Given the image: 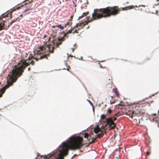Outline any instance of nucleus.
<instances>
[{
	"label": "nucleus",
	"mask_w": 159,
	"mask_h": 159,
	"mask_svg": "<svg viewBox=\"0 0 159 159\" xmlns=\"http://www.w3.org/2000/svg\"><path fill=\"white\" fill-rule=\"evenodd\" d=\"M158 112H159V111H158Z\"/></svg>",
	"instance_id": "48"
},
{
	"label": "nucleus",
	"mask_w": 159,
	"mask_h": 159,
	"mask_svg": "<svg viewBox=\"0 0 159 159\" xmlns=\"http://www.w3.org/2000/svg\"><path fill=\"white\" fill-rule=\"evenodd\" d=\"M152 13L156 15H158V10H156L155 11H153V10H152Z\"/></svg>",
	"instance_id": "19"
},
{
	"label": "nucleus",
	"mask_w": 159,
	"mask_h": 159,
	"mask_svg": "<svg viewBox=\"0 0 159 159\" xmlns=\"http://www.w3.org/2000/svg\"><path fill=\"white\" fill-rule=\"evenodd\" d=\"M106 117V116L104 114H102L101 116V119H105Z\"/></svg>",
	"instance_id": "21"
},
{
	"label": "nucleus",
	"mask_w": 159,
	"mask_h": 159,
	"mask_svg": "<svg viewBox=\"0 0 159 159\" xmlns=\"http://www.w3.org/2000/svg\"><path fill=\"white\" fill-rule=\"evenodd\" d=\"M28 71H30V67H29L28 68Z\"/></svg>",
	"instance_id": "36"
},
{
	"label": "nucleus",
	"mask_w": 159,
	"mask_h": 159,
	"mask_svg": "<svg viewBox=\"0 0 159 159\" xmlns=\"http://www.w3.org/2000/svg\"><path fill=\"white\" fill-rule=\"evenodd\" d=\"M32 8H31V7H30L29 8H27L25 9L24 11V13H26L28 11H29L30 10H31Z\"/></svg>",
	"instance_id": "18"
},
{
	"label": "nucleus",
	"mask_w": 159,
	"mask_h": 159,
	"mask_svg": "<svg viewBox=\"0 0 159 159\" xmlns=\"http://www.w3.org/2000/svg\"><path fill=\"white\" fill-rule=\"evenodd\" d=\"M158 4H159V3H158Z\"/></svg>",
	"instance_id": "49"
},
{
	"label": "nucleus",
	"mask_w": 159,
	"mask_h": 159,
	"mask_svg": "<svg viewBox=\"0 0 159 159\" xmlns=\"http://www.w3.org/2000/svg\"><path fill=\"white\" fill-rule=\"evenodd\" d=\"M67 70H69V68H67V69H66Z\"/></svg>",
	"instance_id": "42"
},
{
	"label": "nucleus",
	"mask_w": 159,
	"mask_h": 159,
	"mask_svg": "<svg viewBox=\"0 0 159 159\" xmlns=\"http://www.w3.org/2000/svg\"><path fill=\"white\" fill-rule=\"evenodd\" d=\"M159 1V0H157V1L158 2Z\"/></svg>",
	"instance_id": "46"
},
{
	"label": "nucleus",
	"mask_w": 159,
	"mask_h": 159,
	"mask_svg": "<svg viewBox=\"0 0 159 159\" xmlns=\"http://www.w3.org/2000/svg\"><path fill=\"white\" fill-rule=\"evenodd\" d=\"M135 116L134 117H133V118H131L132 119H135V118H135Z\"/></svg>",
	"instance_id": "43"
},
{
	"label": "nucleus",
	"mask_w": 159,
	"mask_h": 159,
	"mask_svg": "<svg viewBox=\"0 0 159 159\" xmlns=\"http://www.w3.org/2000/svg\"><path fill=\"white\" fill-rule=\"evenodd\" d=\"M89 136V135L87 133H85L84 134V138H87Z\"/></svg>",
	"instance_id": "22"
},
{
	"label": "nucleus",
	"mask_w": 159,
	"mask_h": 159,
	"mask_svg": "<svg viewBox=\"0 0 159 159\" xmlns=\"http://www.w3.org/2000/svg\"><path fill=\"white\" fill-rule=\"evenodd\" d=\"M73 16H70V20H69V21H71L72 20V18H73Z\"/></svg>",
	"instance_id": "31"
},
{
	"label": "nucleus",
	"mask_w": 159,
	"mask_h": 159,
	"mask_svg": "<svg viewBox=\"0 0 159 159\" xmlns=\"http://www.w3.org/2000/svg\"><path fill=\"white\" fill-rule=\"evenodd\" d=\"M150 154V152H147V154L148 155H149Z\"/></svg>",
	"instance_id": "30"
},
{
	"label": "nucleus",
	"mask_w": 159,
	"mask_h": 159,
	"mask_svg": "<svg viewBox=\"0 0 159 159\" xmlns=\"http://www.w3.org/2000/svg\"><path fill=\"white\" fill-rule=\"evenodd\" d=\"M154 7H154V6H153V7L152 9H154Z\"/></svg>",
	"instance_id": "44"
},
{
	"label": "nucleus",
	"mask_w": 159,
	"mask_h": 159,
	"mask_svg": "<svg viewBox=\"0 0 159 159\" xmlns=\"http://www.w3.org/2000/svg\"><path fill=\"white\" fill-rule=\"evenodd\" d=\"M72 33H73V34H74V33H78V32H77V30H75L74 31V32H73Z\"/></svg>",
	"instance_id": "28"
},
{
	"label": "nucleus",
	"mask_w": 159,
	"mask_h": 159,
	"mask_svg": "<svg viewBox=\"0 0 159 159\" xmlns=\"http://www.w3.org/2000/svg\"><path fill=\"white\" fill-rule=\"evenodd\" d=\"M116 119V117L114 116L111 117L109 118H107L105 120L106 123L104 127H106L108 125H109V127L110 129H113L115 126V125L113 121Z\"/></svg>",
	"instance_id": "5"
},
{
	"label": "nucleus",
	"mask_w": 159,
	"mask_h": 159,
	"mask_svg": "<svg viewBox=\"0 0 159 159\" xmlns=\"http://www.w3.org/2000/svg\"><path fill=\"white\" fill-rule=\"evenodd\" d=\"M53 154H49L46 156H45L44 157V159H48L50 157H51L52 156H53Z\"/></svg>",
	"instance_id": "9"
},
{
	"label": "nucleus",
	"mask_w": 159,
	"mask_h": 159,
	"mask_svg": "<svg viewBox=\"0 0 159 159\" xmlns=\"http://www.w3.org/2000/svg\"><path fill=\"white\" fill-rule=\"evenodd\" d=\"M70 0H65V1H66V2H67V1H70Z\"/></svg>",
	"instance_id": "41"
},
{
	"label": "nucleus",
	"mask_w": 159,
	"mask_h": 159,
	"mask_svg": "<svg viewBox=\"0 0 159 159\" xmlns=\"http://www.w3.org/2000/svg\"><path fill=\"white\" fill-rule=\"evenodd\" d=\"M76 28V29H76V30H77V31H78V30H80V29H81V28H80V27L78 28Z\"/></svg>",
	"instance_id": "32"
},
{
	"label": "nucleus",
	"mask_w": 159,
	"mask_h": 159,
	"mask_svg": "<svg viewBox=\"0 0 159 159\" xmlns=\"http://www.w3.org/2000/svg\"><path fill=\"white\" fill-rule=\"evenodd\" d=\"M84 16H83V15H82L81 16H80L79 17V19H82L83 17H84Z\"/></svg>",
	"instance_id": "27"
},
{
	"label": "nucleus",
	"mask_w": 159,
	"mask_h": 159,
	"mask_svg": "<svg viewBox=\"0 0 159 159\" xmlns=\"http://www.w3.org/2000/svg\"><path fill=\"white\" fill-rule=\"evenodd\" d=\"M70 21H69V20H68V21L67 22L66 25H65V27H66L67 25H70Z\"/></svg>",
	"instance_id": "23"
},
{
	"label": "nucleus",
	"mask_w": 159,
	"mask_h": 159,
	"mask_svg": "<svg viewBox=\"0 0 159 159\" xmlns=\"http://www.w3.org/2000/svg\"><path fill=\"white\" fill-rule=\"evenodd\" d=\"M4 22L0 23V30H2L4 26Z\"/></svg>",
	"instance_id": "14"
},
{
	"label": "nucleus",
	"mask_w": 159,
	"mask_h": 159,
	"mask_svg": "<svg viewBox=\"0 0 159 159\" xmlns=\"http://www.w3.org/2000/svg\"><path fill=\"white\" fill-rule=\"evenodd\" d=\"M111 107H110L108 109V110L107 112V115L110 114L112 112V110L111 109Z\"/></svg>",
	"instance_id": "16"
},
{
	"label": "nucleus",
	"mask_w": 159,
	"mask_h": 159,
	"mask_svg": "<svg viewBox=\"0 0 159 159\" xmlns=\"http://www.w3.org/2000/svg\"><path fill=\"white\" fill-rule=\"evenodd\" d=\"M88 101L89 102V103H90L93 106L92 103L89 100H88Z\"/></svg>",
	"instance_id": "35"
},
{
	"label": "nucleus",
	"mask_w": 159,
	"mask_h": 159,
	"mask_svg": "<svg viewBox=\"0 0 159 159\" xmlns=\"http://www.w3.org/2000/svg\"><path fill=\"white\" fill-rule=\"evenodd\" d=\"M83 140V138L80 136H73L69 140L63 142L57 159H64L63 156L68 155L69 149L73 150L82 148L84 146L82 143Z\"/></svg>",
	"instance_id": "3"
},
{
	"label": "nucleus",
	"mask_w": 159,
	"mask_h": 159,
	"mask_svg": "<svg viewBox=\"0 0 159 159\" xmlns=\"http://www.w3.org/2000/svg\"><path fill=\"white\" fill-rule=\"evenodd\" d=\"M100 131V129L98 127H97L95 128L94 129V132L96 134L98 133V132H99V131Z\"/></svg>",
	"instance_id": "13"
},
{
	"label": "nucleus",
	"mask_w": 159,
	"mask_h": 159,
	"mask_svg": "<svg viewBox=\"0 0 159 159\" xmlns=\"http://www.w3.org/2000/svg\"><path fill=\"white\" fill-rule=\"evenodd\" d=\"M96 138L93 137L92 139V141L89 143V145L91 144L92 143H93L95 142V141L96 139Z\"/></svg>",
	"instance_id": "15"
},
{
	"label": "nucleus",
	"mask_w": 159,
	"mask_h": 159,
	"mask_svg": "<svg viewBox=\"0 0 159 159\" xmlns=\"http://www.w3.org/2000/svg\"><path fill=\"white\" fill-rule=\"evenodd\" d=\"M142 105L139 102H134L132 105L133 109L131 110L130 107H128L125 114L132 118L135 116H139L144 113V110L142 109Z\"/></svg>",
	"instance_id": "4"
},
{
	"label": "nucleus",
	"mask_w": 159,
	"mask_h": 159,
	"mask_svg": "<svg viewBox=\"0 0 159 159\" xmlns=\"http://www.w3.org/2000/svg\"><path fill=\"white\" fill-rule=\"evenodd\" d=\"M64 40V38H58L57 40L54 39L52 40L50 44L45 45L44 46H40L38 48L39 50L37 51L38 54L37 55H35L34 56H33L32 54H30L27 59H21L20 62H19L17 65H15L12 67L13 70L7 77V85L6 87L8 88L15 82L18 78L22 75L24 70L27 66L30 64L33 65L34 64V61L33 60L31 61L32 58L36 60V61L44 58L48 59V56H50L49 53L41 56L39 55L41 53L40 52V51H44L45 52L47 50L49 51V53H53L54 52V46L56 44L57 48L59 47V45L61 44L62 42Z\"/></svg>",
	"instance_id": "1"
},
{
	"label": "nucleus",
	"mask_w": 159,
	"mask_h": 159,
	"mask_svg": "<svg viewBox=\"0 0 159 159\" xmlns=\"http://www.w3.org/2000/svg\"><path fill=\"white\" fill-rule=\"evenodd\" d=\"M106 131L105 130H103L101 132L97 135V137L100 138L101 137H102L104 134L106 133Z\"/></svg>",
	"instance_id": "7"
},
{
	"label": "nucleus",
	"mask_w": 159,
	"mask_h": 159,
	"mask_svg": "<svg viewBox=\"0 0 159 159\" xmlns=\"http://www.w3.org/2000/svg\"><path fill=\"white\" fill-rule=\"evenodd\" d=\"M68 67H69V68H70V66H69Z\"/></svg>",
	"instance_id": "47"
},
{
	"label": "nucleus",
	"mask_w": 159,
	"mask_h": 159,
	"mask_svg": "<svg viewBox=\"0 0 159 159\" xmlns=\"http://www.w3.org/2000/svg\"><path fill=\"white\" fill-rule=\"evenodd\" d=\"M6 88L5 87H4L2 89H1L0 90V98L2 97V96L3 94L4 93Z\"/></svg>",
	"instance_id": "6"
},
{
	"label": "nucleus",
	"mask_w": 159,
	"mask_h": 159,
	"mask_svg": "<svg viewBox=\"0 0 159 159\" xmlns=\"http://www.w3.org/2000/svg\"><path fill=\"white\" fill-rule=\"evenodd\" d=\"M18 18V17L15 20H12L11 23H10V24L8 26L9 27L10 25H11L12 23H13L16 22V20Z\"/></svg>",
	"instance_id": "17"
},
{
	"label": "nucleus",
	"mask_w": 159,
	"mask_h": 159,
	"mask_svg": "<svg viewBox=\"0 0 159 159\" xmlns=\"http://www.w3.org/2000/svg\"><path fill=\"white\" fill-rule=\"evenodd\" d=\"M32 0H26L25 1V2H26V3H25V4H24V5H26L27 4H28V3H29L30 2H32Z\"/></svg>",
	"instance_id": "20"
},
{
	"label": "nucleus",
	"mask_w": 159,
	"mask_h": 159,
	"mask_svg": "<svg viewBox=\"0 0 159 159\" xmlns=\"http://www.w3.org/2000/svg\"><path fill=\"white\" fill-rule=\"evenodd\" d=\"M82 58H83L82 57H81V60H82Z\"/></svg>",
	"instance_id": "45"
},
{
	"label": "nucleus",
	"mask_w": 159,
	"mask_h": 159,
	"mask_svg": "<svg viewBox=\"0 0 159 159\" xmlns=\"http://www.w3.org/2000/svg\"><path fill=\"white\" fill-rule=\"evenodd\" d=\"M115 93L117 97H119V94L116 88L113 89L112 90Z\"/></svg>",
	"instance_id": "8"
},
{
	"label": "nucleus",
	"mask_w": 159,
	"mask_h": 159,
	"mask_svg": "<svg viewBox=\"0 0 159 159\" xmlns=\"http://www.w3.org/2000/svg\"><path fill=\"white\" fill-rule=\"evenodd\" d=\"M76 156V154H74L73 156V157H72V158H73L75 156Z\"/></svg>",
	"instance_id": "38"
},
{
	"label": "nucleus",
	"mask_w": 159,
	"mask_h": 159,
	"mask_svg": "<svg viewBox=\"0 0 159 159\" xmlns=\"http://www.w3.org/2000/svg\"><path fill=\"white\" fill-rule=\"evenodd\" d=\"M108 84H111L112 83L111 80L110 79H108Z\"/></svg>",
	"instance_id": "24"
},
{
	"label": "nucleus",
	"mask_w": 159,
	"mask_h": 159,
	"mask_svg": "<svg viewBox=\"0 0 159 159\" xmlns=\"http://www.w3.org/2000/svg\"><path fill=\"white\" fill-rule=\"evenodd\" d=\"M115 103V102H111L110 103L111 104H112L113 103Z\"/></svg>",
	"instance_id": "37"
},
{
	"label": "nucleus",
	"mask_w": 159,
	"mask_h": 159,
	"mask_svg": "<svg viewBox=\"0 0 159 159\" xmlns=\"http://www.w3.org/2000/svg\"><path fill=\"white\" fill-rule=\"evenodd\" d=\"M74 48H72V50H73V52L74 51V49H76V45L75 44H74Z\"/></svg>",
	"instance_id": "26"
},
{
	"label": "nucleus",
	"mask_w": 159,
	"mask_h": 159,
	"mask_svg": "<svg viewBox=\"0 0 159 159\" xmlns=\"http://www.w3.org/2000/svg\"><path fill=\"white\" fill-rule=\"evenodd\" d=\"M88 13V12H84L83 14L82 15H83V16H86L87 14Z\"/></svg>",
	"instance_id": "25"
},
{
	"label": "nucleus",
	"mask_w": 159,
	"mask_h": 159,
	"mask_svg": "<svg viewBox=\"0 0 159 159\" xmlns=\"http://www.w3.org/2000/svg\"><path fill=\"white\" fill-rule=\"evenodd\" d=\"M74 27L73 29H71L70 30H68V31L66 32V34H65L64 35V37H65L66 36V34L69 33H71L72 32V30L74 29Z\"/></svg>",
	"instance_id": "12"
},
{
	"label": "nucleus",
	"mask_w": 159,
	"mask_h": 159,
	"mask_svg": "<svg viewBox=\"0 0 159 159\" xmlns=\"http://www.w3.org/2000/svg\"><path fill=\"white\" fill-rule=\"evenodd\" d=\"M120 10L117 7H108L106 8L100 9H94V12L92 14V19L90 20L88 17V21H84L80 23L76 24L74 28H77L78 26L82 28L84 25L88 24V23L96 19L102 18L109 17L111 16H115L119 13Z\"/></svg>",
	"instance_id": "2"
},
{
	"label": "nucleus",
	"mask_w": 159,
	"mask_h": 159,
	"mask_svg": "<svg viewBox=\"0 0 159 159\" xmlns=\"http://www.w3.org/2000/svg\"><path fill=\"white\" fill-rule=\"evenodd\" d=\"M125 8H128L129 9H130L132 8V7L131 6H129V7H126Z\"/></svg>",
	"instance_id": "29"
},
{
	"label": "nucleus",
	"mask_w": 159,
	"mask_h": 159,
	"mask_svg": "<svg viewBox=\"0 0 159 159\" xmlns=\"http://www.w3.org/2000/svg\"><path fill=\"white\" fill-rule=\"evenodd\" d=\"M10 15V19L11 18V14H3L1 16V18H4V17H8L9 15Z\"/></svg>",
	"instance_id": "11"
},
{
	"label": "nucleus",
	"mask_w": 159,
	"mask_h": 159,
	"mask_svg": "<svg viewBox=\"0 0 159 159\" xmlns=\"http://www.w3.org/2000/svg\"><path fill=\"white\" fill-rule=\"evenodd\" d=\"M117 115H118V114H116L114 115V116H116Z\"/></svg>",
	"instance_id": "39"
},
{
	"label": "nucleus",
	"mask_w": 159,
	"mask_h": 159,
	"mask_svg": "<svg viewBox=\"0 0 159 159\" xmlns=\"http://www.w3.org/2000/svg\"><path fill=\"white\" fill-rule=\"evenodd\" d=\"M56 27H59V28H60L61 30H63L64 28V27L62 26L61 25H53L52 27L53 28H54Z\"/></svg>",
	"instance_id": "10"
},
{
	"label": "nucleus",
	"mask_w": 159,
	"mask_h": 159,
	"mask_svg": "<svg viewBox=\"0 0 159 159\" xmlns=\"http://www.w3.org/2000/svg\"><path fill=\"white\" fill-rule=\"evenodd\" d=\"M43 37H43V39H44L46 37H47V35H44V36H43Z\"/></svg>",
	"instance_id": "33"
},
{
	"label": "nucleus",
	"mask_w": 159,
	"mask_h": 159,
	"mask_svg": "<svg viewBox=\"0 0 159 159\" xmlns=\"http://www.w3.org/2000/svg\"><path fill=\"white\" fill-rule=\"evenodd\" d=\"M50 38H49V39H48V41H50Z\"/></svg>",
	"instance_id": "40"
},
{
	"label": "nucleus",
	"mask_w": 159,
	"mask_h": 159,
	"mask_svg": "<svg viewBox=\"0 0 159 159\" xmlns=\"http://www.w3.org/2000/svg\"><path fill=\"white\" fill-rule=\"evenodd\" d=\"M150 59L149 58H146L145 59V61H147L148 60H150Z\"/></svg>",
	"instance_id": "34"
}]
</instances>
